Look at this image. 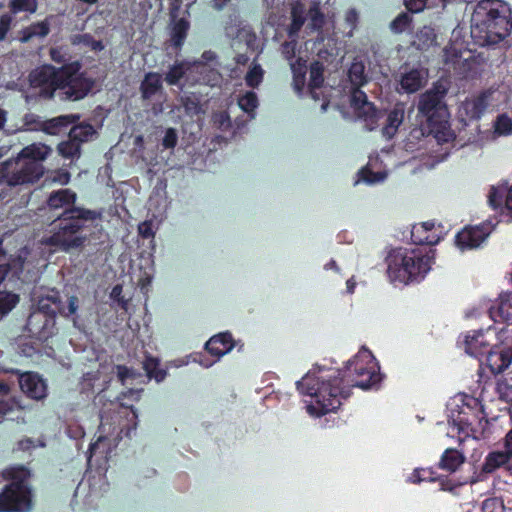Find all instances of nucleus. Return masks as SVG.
<instances>
[{
  "label": "nucleus",
  "mask_w": 512,
  "mask_h": 512,
  "mask_svg": "<svg viewBox=\"0 0 512 512\" xmlns=\"http://www.w3.org/2000/svg\"><path fill=\"white\" fill-rule=\"evenodd\" d=\"M382 378L375 357L371 351L363 348L348 361L345 369L315 367L297 381L296 386L301 394L315 399L307 410L309 414L320 417L335 412L342 400L350 397L352 387L363 390L376 388Z\"/></svg>",
  "instance_id": "1"
},
{
  "label": "nucleus",
  "mask_w": 512,
  "mask_h": 512,
  "mask_svg": "<svg viewBox=\"0 0 512 512\" xmlns=\"http://www.w3.org/2000/svg\"><path fill=\"white\" fill-rule=\"evenodd\" d=\"M100 214L85 207H72L57 214L50 224V235L44 243L57 251L71 252L82 250L89 242L87 228Z\"/></svg>",
  "instance_id": "2"
},
{
  "label": "nucleus",
  "mask_w": 512,
  "mask_h": 512,
  "mask_svg": "<svg viewBox=\"0 0 512 512\" xmlns=\"http://www.w3.org/2000/svg\"><path fill=\"white\" fill-rule=\"evenodd\" d=\"M434 256L433 248L428 250L420 248L408 250L402 247L392 249L385 259L387 276L393 283L406 285L419 282L430 270Z\"/></svg>",
  "instance_id": "3"
},
{
  "label": "nucleus",
  "mask_w": 512,
  "mask_h": 512,
  "mask_svg": "<svg viewBox=\"0 0 512 512\" xmlns=\"http://www.w3.org/2000/svg\"><path fill=\"white\" fill-rule=\"evenodd\" d=\"M48 155V147L32 144L24 147L16 158L0 164V174L9 186H18L38 181L44 174L41 163Z\"/></svg>",
  "instance_id": "4"
},
{
  "label": "nucleus",
  "mask_w": 512,
  "mask_h": 512,
  "mask_svg": "<svg viewBox=\"0 0 512 512\" xmlns=\"http://www.w3.org/2000/svg\"><path fill=\"white\" fill-rule=\"evenodd\" d=\"M31 476L30 469L23 465L5 469L4 477L11 482L0 492V512H29L32 509Z\"/></svg>",
  "instance_id": "5"
},
{
  "label": "nucleus",
  "mask_w": 512,
  "mask_h": 512,
  "mask_svg": "<svg viewBox=\"0 0 512 512\" xmlns=\"http://www.w3.org/2000/svg\"><path fill=\"white\" fill-rule=\"evenodd\" d=\"M445 89L428 90L420 96L418 111L427 118L428 133L438 143L448 142V106L443 101Z\"/></svg>",
  "instance_id": "6"
},
{
  "label": "nucleus",
  "mask_w": 512,
  "mask_h": 512,
  "mask_svg": "<svg viewBox=\"0 0 512 512\" xmlns=\"http://www.w3.org/2000/svg\"><path fill=\"white\" fill-rule=\"evenodd\" d=\"M81 68L82 63L79 60L69 62L59 68L45 64L29 73V84L32 88L39 89L40 98L52 99L55 92L61 87L62 75L67 78Z\"/></svg>",
  "instance_id": "7"
},
{
  "label": "nucleus",
  "mask_w": 512,
  "mask_h": 512,
  "mask_svg": "<svg viewBox=\"0 0 512 512\" xmlns=\"http://www.w3.org/2000/svg\"><path fill=\"white\" fill-rule=\"evenodd\" d=\"M504 98L505 93L499 88H489L462 102L458 109V115L462 121L479 119L487 110L498 109L502 106Z\"/></svg>",
  "instance_id": "8"
},
{
  "label": "nucleus",
  "mask_w": 512,
  "mask_h": 512,
  "mask_svg": "<svg viewBox=\"0 0 512 512\" xmlns=\"http://www.w3.org/2000/svg\"><path fill=\"white\" fill-rule=\"evenodd\" d=\"M78 309V298L76 296H70L68 299V305L65 306L61 300V294L56 289H51L46 295L38 297L36 308L34 310L39 311L46 317L56 318L57 314L63 317L69 318L74 315Z\"/></svg>",
  "instance_id": "9"
},
{
  "label": "nucleus",
  "mask_w": 512,
  "mask_h": 512,
  "mask_svg": "<svg viewBox=\"0 0 512 512\" xmlns=\"http://www.w3.org/2000/svg\"><path fill=\"white\" fill-rule=\"evenodd\" d=\"M494 337L495 334L491 332L489 326L486 329L473 330L460 335L457 346L464 349L467 354L478 358L484 356L491 347H495Z\"/></svg>",
  "instance_id": "10"
},
{
  "label": "nucleus",
  "mask_w": 512,
  "mask_h": 512,
  "mask_svg": "<svg viewBox=\"0 0 512 512\" xmlns=\"http://www.w3.org/2000/svg\"><path fill=\"white\" fill-rule=\"evenodd\" d=\"M77 69L71 76L61 77L60 90H64V99L69 101H79L84 99L93 89L95 81L91 77H87L86 73Z\"/></svg>",
  "instance_id": "11"
},
{
  "label": "nucleus",
  "mask_w": 512,
  "mask_h": 512,
  "mask_svg": "<svg viewBox=\"0 0 512 512\" xmlns=\"http://www.w3.org/2000/svg\"><path fill=\"white\" fill-rule=\"evenodd\" d=\"M18 376L21 391L30 399L42 400L47 396V384L36 372L12 370Z\"/></svg>",
  "instance_id": "12"
},
{
  "label": "nucleus",
  "mask_w": 512,
  "mask_h": 512,
  "mask_svg": "<svg viewBox=\"0 0 512 512\" xmlns=\"http://www.w3.org/2000/svg\"><path fill=\"white\" fill-rule=\"evenodd\" d=\"M491 232L488 224L468 226L462 229L455 237V245L460 251L472 250L480 247Z\"/></svg>",
  "instance_id": "13"
},
{
  "label": "nucleus",
  "mask_w": 512,
  "mask_h": 512,
  "mask_svg": "<svg viewBox=\"0 0 512 512\" xmlns=\"http://www.w3.org/2000/svg\"><path fill=\"white\" fill-rule=\"evenodd\" d=\"M451 65L455 74L461 79H474L480 75V63L470 52L461 53L458 56L452 53V48L450 47Z\"/></svg>",
  "instance_id": "14"
},
{
  "label": "nucleus",
  "mask_w": 512,
  "mask_h": 512,
  "mask_svg": "<svg viewBox=\"0 0 512 512\" xmlns=\"http://www.w3.org/2000/svg\"><path fill=\"white\" fill-rule=\"evenodd\" d=\"M324 83V65L319 61H314L310 65V79L308 83V90L311 98L314 101L321 100V111L327 110L330 100L324 94L318 92Z\"/></svg>",
  "instance_id": "15"
},
{
  "label": "nucleus",
  "mask_w": 512,
  "mask_h": 512,
  "mask_svg": "<svg viewBox=\"0 0 512 512\" xmlns=\"http://www.w3.org/2000/svg\"><path fill=\"white\" fill-rule=\"evenodd\" d=\"M55 320L52 317H46L39 311L33 310L27 318V330L37 336L39 339H48L54 333Z\"/></svg>",
  "instance_id": "16"
},
{
  "label": "nucleus",
  "mask_w": 512,
  "mask_h": 512,
  "mask_svg": "<svg viewBox=\"0 0 512 512\" xmlns=\"http://www.w3.org/2000/svg\"><path fill=\"white\" fill-rule=\"evenodd\" d=\"M440 240L441 237L435 228L434 221L417 223L412 226L411 241L413 244L420 246L426 245L432 248V246L437 244Z\"/></svg>",
  "instance_id": "17"
},
{
  "label": "nucleus",
  "mask_w": 512,
  "mask_h": 512,
  "mask_svg": "<svg viewBox=\"0 0 512 512\" xmlns=\"http://www.w3.org/2000/svg\"><path fill=\"white\" fill-rule=\"evenodd\" d=\"M494 322L512 323V292L501 294L488 309Z\"/></svg>",
  "instance_id": "18"
},
{
  "label": "nucleus",
  "mask_w": 512,
  "mask_h": 512,
  "mask_svg": "<svg viewBox=\"0 0 512 512\" xmlns=\"http://www.w3.org/2000/svg\"><path fill=\"white\" fill-rule=\"evenodd\" d=\"M485 356V365L493 374H499L512 363V352L499 347H491Z\"/></svg>",
  "instance_id": "19"
},
{
  "label": "nucleus",
  "mask_w": 512,
  "mask_h": 512,
  "mask_svg": "<svg viewBox=\"0 0 512 512\" xmlns=\"http://www.w3.org/2000/svg\"><path fill=\"white\" fill-rule=\"evenodd\" d=\"M235 346L234 339L230 332H222L212 336L205 344V349L217 359L229 353Z\"/></svg>",
  "instance_id": "20"
},
{
  "label": "nucleus",
  "mask_w": 512,
  "mask_h": 512,
  "mask_svg": "<svg viewBox=\"0 0 512 512\" xmlns=\"http://www.w3.org/2000/svg\"><path fill=\"white\" fill-rule=\"evenodd\" d=\"M77 195L71 189H59L50 193L47 198V206L51 211L59 209L67 210L76 206Z\"/></svg>",
  "instance_id": "21"
},
{
  "label": "nucleus",
  "mask_w": 512,
  "mask_h": 512,
  "mask_svg": "<svg viewBox=\"0 0 512 512\" xmlns=\"http://www.w3.org/2000/svg\"><path fill=\"white\" fill-rule=\"evenodd\" d=\"M290 24L286 28L288 37H299V33L307 20L305 5L300 1L290 4Z\"/></svg>",
  "instance_id": "22"
},
{
  "label": "nucleus",
  "mask_w": 512,
  "mask_h": 512,
  "mask_svg": "<svg viewBox=\"0 0 512 512\" xmlns=\"http://www.w3.org/2000/svg\"><path fill=\"white\" fill-rule=\"evenodd\" d=\"M80 120L79 114L60 115L41 123V130L49 135H58Z\"/></svg>",
  "instance_id": "23"
},
{
  "label": "nucleus",
  "mask_w": 512,
  "mask_h": 512,
  "mask_svg": "<svg viewBox=\"0 0 512 512\" xmlns=\"http://www.w3.org/2000/svg\"><path fill=\"white\" fill-rule=\"evenodd\" d=\"M488 202L494 209L502 207L503 203L507 210L512 213V185L506 184L493 186L488 194Z\"/></svg>",
  "instance_id": "24"
},
{
  "label": "nucleus",
  "mask_w": 512,
  "mask_h": 512,
  "mask_svg": "<svg viewBox=\"0 0 512 512\" xmlns=\"http://www.w3.org/2000/svg\"><path fill=\"white\" fill-rule=\"evenodd\" d=\"M490 328L491 332L495 334L493 338L495 347L512 352V323L497 321Z\"/></svg>",
  "instance_id": "25"
},
{
  "label": "nucleus",
  "mask_w": 512,
  "mask_h": 512,
  "mask_svg": "<svg viewBox=\"0 0 512 512\" xmlns=\"http://www.w3.org/2000/svg\"><path fill=\"white\" fill-rule=\"evenodd\" d=\"M410 480L413 483H420L423 481L427 482H438L439 490H448V476L439 475L432 468H417L413 471L410 476Z\"/></svg>",
  "instance_id": "26"
},
{
  "label": "nucleus",
  "mask_w": 512,
  "mask_h": 512,
  "mask_svg": "<svg viewBox=\"0 0 512 512\" xmlns=\"http://www.w3.org/2000/svg\"><path fill=\"white\" fill-rule=\"evenodd\" d=\"M426 82V76L421 69H411L404 73L400 80V85L406 93H415L419 91Z\"/></svg>",
  "instance_id": "27"
},
{
  "label": "nucleus",
  "mask_w": 512,
  "mask_h": 512,
  "mask_svg": "<svg viewBox=\"0 0 512 512\" xmlns=\"http://www.w3.org/2000/svg\"><path fill=\"white\" fill-rule=\"evenodd\" d=\"M162 76L158 72H148L140 84V93L143 100L151 99L156 93L161 91Z\"/></svg>",
  "instance_id": "28"
},
{
  "label": "nucleus",
  "mask_w": 512,
  "mask_h": 512,
  "mask_svg": "<svg viewBox=\"0 0 512 512\" xmlns=\"http://www.w3.org/2000/svg\"><path fill=\"white\" fill-rule=\"evenodd\" d=\"M290 68L293 75V88L298 94H301L306 84L307 62L302 57H298L290 63Z\"/></svg>",
  "instance_id": "29"
},
{
  "label": "nucleus",
  "mask_w": 512,
  "mask_h": 512,
  "mask_svg": "<svg viewBox=\"0 0 512 512\" xmlns=\"http://www.w3.org/2000/svg\"><path fill=\"white\" fill-rule=\"evenodd\" d=\"M511 459L512 455H510L506 449L504 451L490 452L485 458L483 471L492 473L498 468L508 464Z\"/></svg>",
  "instance_id": "30"
},
{
  "label": "nucleus",
  "mask_w": 512,
  "mask_h": 512,
  "mask_svg": "<svg viewBox=\"0 0 512 512\" xmlns=\"http://www.w3.org/2000/svg\"><path fill=\"white\" fill-rule=\"evenodd\" d=\"M404 119V113L401 110L393 109L387 115L386 124L382 128V135L391 139L397 133V130Z\"/></svg>",
  "instance_id": "31"
},
{
  "label": "nucleus",
  "mask_w": 512,
  "mask_h": 512,
  "mask_svg": "<svg viewBox=\"0 0 512 512\" xmlns=\"http://www.w3.org/2000/svg\"><path fill=\"white\" fill-rule=\"evenodd\" d=\"M189 28L190 24L184 18H180L174 23L171 30V42L174 48L180 49L183 46L187 38Z\"/></svg>",
  "instance_id": "32"
},
{
  "label": "nucleus",
  "mask_w": 512,
  "mask_h": 512,
  "mask_svg": "<svg viewBox=\"0 0 512 512\" xmlns=\"http://www.w3.org/2000/svg\"><path fill=\"white\" fill-rule=\"evenodd\" d=\"M49 32L50 26L46 20L32 23L22 30L21 41L28 42L34 37H46Z\"/></svg>",
  "instance_id": "33"
},
{
  "label": "nucleus",
  "mask_w": 512,
  "mask_h": 512,
  "mask_svg": "<svg viewBox=\"0 0 512 512\" xmlns=\"http://www.w3.org/2000/svg\"><path fill=\"white\" fill-rule=\"evenodd\" d=\"M307 18L309 19L307 28L310 31H322L325 25V15L321 11V8L318 3H314L313 5L310 6L307 12Z\"/></svg>",
  "instance_id": "34"
},
{
  "label": "nucleus",
  "mask_w": 512,
  "mask_h": 512,
  "mask_svg": "<svg viewBox=\"0 0 512 512\" xmlns=\"http://www.w3.org/2000/svg\"><path fill=\"white\" fill-rule=\"evenodd\" d=\"M356 115L364 121L366 129L369 131L375 130L379 126V120L383 117L382 111L378 110L375 105Z\"/></svg>",
  "instance_id": "35"
},
{
  "label": "nucleus",
  "mask_w": 512,
  "mask_h": 512,
  "mask_svg": "<svg viewBox=\"0 0 512 512\" xmlns=\"http://www.w3.org/2000/svg\"><path fill=\"white\" fill-rule=\"evenodd\" d=\"M72 128L69 132V137L79 142L80 145L87 142L93 134H95L94 127L89 123L72 124Z\"/></svg>",
  "instance_id": "36"
},
{
  "label": "nucleus",
  "mask_w": 512,
  "mask_h": 512,
  "mask_svg": "<svg viewBox=\"0 0 512 512\" xmlns=\"http://www.w3.org/2000/svg\"><path fill=\"white\" fill-rule=\"evenodd\" d=\"M143 368L149 378H154L157 382H161L166 377V371L160 368V362L157 358L147 356L143 363Z\"/></svg>",
  "instance_id": "37"
},
{
  "label": "nucleus",
  "mask_w": 512,
  "mask_h": 512,
  "mask_svg": "<svg viewBox=\"0 0 512 512\" xmlns=\"http://www.w3.org/2000/svg\"><path fill=\"white\" fill-rule=\"evenodd\" d=\"M238 105L251 118H254L255 110L259 105L257 94L253 91H247L238 98Z\"/></svg>",
  "instance_id": "38"
},
{
  "label": "nucleus",
  "mask_w": 512,
  "mask_h": 512,
  "mask_svg": "<svg viewBox=\"0 0 512 512\" xmlns=\"http://www.w3.org/2000/svg\"><path fill=\"white\" fill-rule=\"evenodd\" d=\"M373 105L374 103L368 101L366 93L362 91L360 87L355 86L351 92V107L353 108L355 114H358V112L366 110L368 107Z\"/></svg>",
  "instance_id": "39"
},
{
  "label": "nucleus",
  "mask_w": 512,
  "mask_h": 512,
  "mask_svg": "<svg viewBox=\"0 0 512 512\" xmlns=\"http://www.w3.org/2000/svg\"><path fill=\"white\" fill-rule=\"evenodd\" d=\"M58 152L66 159L78 158L81 154V145L79 142L69 137L67 141L59 143Z\"/></svg>",
  "instance_id": "40"
},
{
  "label": "nucleus",
  "mask_w": 512,
  "mask_h": 512,
  "mask_svg": "<svg viewBox=\"0 0 512 512\" xmlns=\"http://www.w3.org/2000/svg\"><path fill=\"white\" fill-rule=\"evenodd\" d=\"M188 67L185 62H176L170 66L168 72L165 75L164 80L169 85H178L180 80L186 74Z\"/></svg>",
  "instance_id": "41"
},
{
  "label": "nucleus",
  "mask_w": 512,
  "mask_h": 512,
  "mask_svg": "<svg viewBox=\"0 0 512 512\" xmlns=\"http://www.w3.org/2000/svg\"><path fill=\"white\" fill-rule=\"evenodd\" d=\"M494 133L497 136H510L512 135V118L506 113L497 116L493 124Z\"/></svg>",
  "instance_id": "42"
},
{
  "label": "nucleus",
  "mask_w": 512,
  "mask_h": 512,
  "mask_svg": "<svg viewBox=\"0 0 512 512\" xmlns=\"http://www.w3.org/2000/svg\"><path fill=\"white\" fill-rule=\"evenodd\" d=\"M38 8L37 0H10L9 10L11 14L20 12L35 13Z\"/></svg>",
  "instance_id": "43"
},
{
  "label": "nucleus",
  "mask_w": 512,
  "mask_h": 512,
  "mask_svg": "<svg viewBox=\"0 0 512 512\" xmlns=\"http://www.w3.org/2000/svg\"><path fill=\"white\" fill-rule=\"evenodd\" d=\"M19 302V296L11 292L0 291V317L10 312Z\"/></svg>",
  "instance_id": "44"
},
{
  "label": "nucleus",
  "mask_w": 512,
  "mask_h": 512,
  "mask_svg": "<svg viewBox=\"0 0 512 512\" xmlns=\"http://www.w3.org/2000/svg\"><path fill=\"white\" fill-rule=\"evenodd\" d=\"M264 70L259 64L253 65L245 76V82L248 87L257 88L263 81Z\"/></svg>",
  "instance_id": "45"
},
{
  "label": "nucleus",
  "mask_w": 512,
  "mask_h": 512,
  "mask_svg": "<svg viewBox=\"0 0 512 512\" xmlns=\"http://www.w3.org/2000/svg\"><path fill=\"white\" fill-rule=\"evenodd\" d=\"M299 37H288L287 41H284L280 46V52L284 59L290 63L295 59Z\"/></svg>",
  "instance_id": "46"
},
{
  "label": "nucleus",
  "mask_w": 512,
  "mask_h": 512,
  "mask_svg": "<svg viewBox=\"0 0 512 512\" xmlns=\"http://www.w3.org/2000/svg\"><path fill=\"white\" fill-rule=\"evenodd\" d=\"M348 77L351 84L356 87H361L367 82L362 64H352L348 71Z\"/></svg>",
  "instance_id": "47"
},
{
  "label": "nucleus",
  "mask_w": 512,
  "mask_h": 512,
  "mask_svg": "<svg viewBox=\"0 0 512 512\" xmlns=\"http://www.w3.org/2000/svg\"><path fill=\"white\" fill-rule=\"evenodd\" d=\"M411 23L412 17L402 12L391 22L390 28L394 33H402L410 27Z\"/></svg>",
  "instance_id": "48"
},
{
  "label": "nucleus",
  "mask_w": 512,
  "mask_h": 512,
  "mask_svg": "<svg viewBox=\"0 0 512 512\" xmlns=\"http://www.w3.org/2000/svg\"><path fill=\"white\" fill-rule=\"evenodd\" d=\"M73 44L83 43L90 46L94 51H101L104 49V45L101 40H95L90 34H82L75 37L72 41Z\"/></svg>",
  "instance_id": "49"
},
{
  "label": "nucleus",
  "mask_w": 512,
  "mask_h": 512,
  "mask_svg": "<svg viewBox=\"0 0 512 512\" xmlns=\"http://www.w3.org/2000/svg\"><path fill=\"white\" fill-rule=\"evenodd\" d=\"M443 7H446L448 0H440ZM428 0H404L405 6L408 11L418 13L423 11L426 7Z\"/></svg>",
  "instance_id": "50"
},
{
  "label": "nucleus",
  "mask_w": 512,
  "mask_h": 512,
  "mask_svg": "<svg viewBox=\"0 0 512 512\" xmlns=\"http://www.w3.org/2000/svg\"><path fill=\"white\" fill-rule=\"evenodd\" d=\"M178 135L174 128H168L162 139V146L164 149H173L177 145Z\"/></svg>",
  "instance_id": "51"
},
{
  "label": "nucleus",
  "mask_w": 512,
  "mask_h": 512,
  "mask_svg": "<svg viewBox=\"0 0 512 512\" xmlns=\"http://www.w3.org/2000/svg\"><path fill=\"white\" fill-rule=\"evenodd\" d=\"M13 18L11 14H3L0 16V41L6 39L7 34L11 28Z\"/></svg>",
  "instance_id": "52"
},
{
  "label": "nucleus",
  "mask_w": 512,
  "mask_h": 512,
  "mask_svg": "<svg viewBox=\"0 0 512 512\" xmlns=\"http://www.w3.org/2000/svg\"><path fill=\"white\" fill-rule=\"evenodd\" d=\"M450 473L458 469L465 461V457L462 452L457 449H450Z\"/></svg>",
  "instance_id": "53"
},
{
  "label": "nucleus",
  "mask_w": 512,
  "mask_h": 512,
  "mask_svg": "<svg viewBox=\"0 0 512 512\" xmlns=\"http://www.w3.org/2000/svg\"><path fill=\"white\" fill-rule=\"evenodd\" d=\"M138 233L144 238L148 239L154 237L153 225L151 221H144L138 225Z\"/></svg>",
  "instance_id": "54"
},
{
  "label": "nucleus",
  "mask_w": 512,
  "mask_h": 512,
  "mask_svg": "<svg viewBox=\"0 0 512 512\" xmlns=\"http://www.w3.org/2000/svg\"><path fill=\"white\" fill-rule=\"evenodd\" d=\"M50 57L51 59L58 63V64H66V58L65 55L62 53L61 49L59 48H51L50 49Z\"/></svg>",
  "instance_id": "55"
},
{
  "label": "nucleus",
  "mask_w": 512,
  "mask_h": 512,
  "mask_svg": "<svg viewBox=\"0 0 512 512\" xmlns=\"http://www.w3.org/2000/svg\"><path fill=\"white\" fill-rule=\"evenodd\" d=\"M346 22L350 25L351 29L356 28L358 22V13L355 9H350L346 12Z\"/></svg>",
  "instance_id": "56"
},
{
  "label": "nucleus",
  "mask_w": 512,
  "mask_h": 512,
  "mask_svg": "<svg viewBox=\"0 0 512 512\" xmlns=\"http://www.w3.org/2000/svg\"><path fill=\"white\" fill-rule=\"evenodd\" d=\"M106 440V437L104 436H99V438L97 439L96 442L94 443H91L89 445V449H88V461L91 460L92 456L96 454L97 452V449L99 448L100 444L102 441Z\"/></svg>",
  "instance_id": "57"
},
{
  "label": "nucleus",
  "mask_w": 512,
  "mask_h": 512,
  "mask_svg": "<svg viewBox=\"0 0 512 512\" xmlns=\"http://www.w3.org/2000/svg\"><path fill=\"white\" fill-rule=\"evenodd\" d=\"M68 434L70 437H72L74 439H79V438L84 437L85 431L81 426H76L75 428H73L72 426H69Z\"/></svg>",
  "instance_id": "58"
},
{
  "label": "nucleus",
  "mask_w": 512,
  "mask_h": 512,
  "mask_svg": "<svg viewBox=\"0 0 512 512\" xmlns=\"http://www.w3.org/2000/svg\"><path fill=\"white\" fill-rule=\"evenodd\" d=\"M217 59V55L215 52L211 50L204 51L201 55V62L202 63H210Z\"/></svg>",
  "instance_id": "59"
},
{
  "label": "nucleus",
  "mask_w": 512,
  "mask_h": 512,
  "mask_svg": "<svg viewBox=\"0 0 512 512\" xmlns=\"http://www.w3.org/2000/svg\"><path fill=\"white\" fill-rule=\"evenodd\" d=\"M500 91L505 93L504 101L502 102V105H505L507 109L512 110V90L509 91V94L507 93L506 89L502 88L499 89Z\"/></svg>",
  "instance_id": "60"
},
{
  "label": "nucleus",
  "mask_w": 512,
  "mask_h": 512,
  "mask_svg": "<svg viewBox=\"0 0 512 512\" xmlns=\"http://www.w3.org/2000/svg\"><path fill=\"white\" fill-rule=\"evenodd\" d=\"M231 0H212L211 5L215 10L221 11L223 10Z\"/></svg>",
  "instance_id": "61"
},
{
  "label": "nucleus",
  "mask_w": 512,
  "mask_h": 512,
  "mask_svg": "<svg viewBox=\"0 0 512 512\" xmlns=\"http://www.w3.org/2000/svg\"><path fill=\"white\" fill-rule=\"evenodd\" d=\"M498 506V511H502V505L497 499H488L484 502V510H488L490 507Z\"/></svg>",
  "instance_id": "62"
},
{
  "label": "nucleus",
  "mask_w": 512,
  "mask_h": 512,
  "mask_svg": "<svg viewBox=\"0 0 512 512\" xmlns=\"http://www.w3.org/2000/svg\"><path fill=\"white\" fill-rule=\"evenodd\" d=\"M504 447L512 455V429L505 436Z\"/></svg>",
  "instance_id": "63"
},
{
  "label": "nucleus",
  "mask_w": 512,
  "mask_h": 512,
  "mask_svg": "<svg viewBox=\"0 0 512 512\" xmlns=\"http://www.w3.org/2000/svg\"><path fill=\"white\" fill-rule=\"evenodd\" d=\"M439 467L442 469H448V448L445 449L441 455Z\"/></svg>",
  "instance_id": "64"
}]
</instances>
